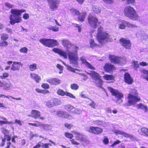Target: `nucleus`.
Instances as JSON below:
<instances>
[{
  "label": "nucleus",
  "instance_id": "nucleus-18",
  "mask_svg": "<svg viewBox=\"0 0 148 148\" xmlns=\"http://www.w3.org/2000/svg\"><path fill=\"white\" fill-rule=\"evenodd\" d=\"M23 65L21 62H13L11 69L13 71H18L19 70L20 67H22Z\"/></svg>",
  "mask_w": 148,
  "mask_h": 148
},
{
  "label": "nucleus",
  "instance_id": "nucleus-11",
  "mask_svg": "<svg viewBox=\"0 0 148 148\" xmlns=\"http://www.w3.org/2000/svg\"><path fill=\"white\" fill-rule=\"evenodd\" d=\"M88 20L90 26L94 28L96 27L97 24L100 23L98 22V19L92 15H89L88 16Z\"/></svg>",
  "mask_w": 148,
  "mask_h": 148
},
{
  "label": "nucleus",
  "instance_id": "nucleus-55",
  "mask_svg": "<svg viewBox=\"0 0 148 148\" xmlns=\"http://www.w3.org/2000/svg\"><path fill=\"white\" fill-rule=\"evenodd\" d=\"M70 141L71 143L73 145H78L80 144V143L76 141L74 139H72L70 140Z\"/></svg>",
  "mask_w": 148,
  "mask_h": 148
},
{
  "label": "nucleus",
  "instance_id": "nucleus-1",
  "mask_svg": "<svg viewBox=\"0 0 148 148\" xmlns=\"http://www.w3.org/2000/svg\"><path fill=\"white\" fill-rule=\"evenodd\" d=\"M62 45L67 48H72L74 49L71 51H70L68 49L66 52L61 49L54 48L52 49L53 51L59 54L65 59H67L68 56L70 63L73 64L74 67H77L78 65L77 60L78 59L77 50L78 49V47L76 46H72L70 42L67 40L63 39L62 40Z\"/></svg>",
  "mask_w": 148,
  "mask_h": 148
},
{
  "label": "nucleus",
  "instance_id": "nucleus-44",
  "mask_svg": "<svg viewBox=\"0 0 148 148\" xmlns=\"http://www.w3.org/2000/svg\"><path fill=\"white\" fill-rule=\"evenodd\" d=\"M53 99L49 100L46 103L47 106L49 108L52 107L54 106Z\"/></svg>",
  "mask_w": 148,
  "mask_h": 148
},
{
  "label": "nucleus",
  "instance_id": "nucleus-19",
  "mask_svg": "<svg viewBox=\"0 0 148 148\" xmlns=\"http://www.w3.org/2000/svg\"><path fill=\"white\" fill-rule=\"evenodd\" d=\"M114 132L116 134H120L122 135L125 137L130 138L131 139L133 140H134V137L131 135H129L123 132H122L118 130H114Z\"/></svg>",
  "mask_w": 148,
  "mask_h": 148
},
{
  "label": "nucleus",
  "instance_id": "nucleus-14",
  "mask_svg": "<svg viewBox=\"0 0 148 148\" xmlns=\"http://www.w3.org/2000/svg\"><path fill=\"white\" fill-rule=\"evenodd\" d=\"M52 113L57 115L58 116L65 117L69 119H72L73 118V117L71 115H69L67 112L63 111H59L56 112L54 111H52Z\"/></svg>",
  "mask_w": 148,
  "mask_h": 148
},
{
  "label": "nucleus",
  "instance_id": "nucleus-17",
  "mask_svg": "<svg viewBox=\"0 0 148 148\" xmlns=\"http://www.w3.org/2000/svg\"><path fill=\"white\" fill-rule=\"evenodd\" d=\"M1 131L2 133L4 134V139H3L2 140V143L1 144L2 146L4 145V141L5 140H7L8 141H10L11 138L10 136H9L8 134H9V131L4 128H1Z\"/></svg>",
  "mask_w": 148,
  "mask_h": 148
},
{
  "label": "nucleus",
  "instance_id": "nucleus-54",
  "mask_svg": "<svg viewBox=\"0 0 148 148\" xmlns=\"http://www.w3.org/2000/svg\"><path fill=\"white\" fill-rule=\"evenodd\" d=\"M102 141L103 143L105 145L107 144L109 142L108 139L106 136L103 137Z\"/></svg>",
  "mask_w": 148,
  "mask_h": 148
},
{
  "label": "nucleus",
  "instance_id": "nucleus-31",
  "mask_svg": "<svg viewBox=\"0 0 148 148\" xmlns=\"http://www.w3.org/2000/svg\"><path fill=\"white\" fill-rule=\"evenodd\" d=\"M136 107L138 109H141L144 110L145 112H147L148 111L147 106H145L142 103L137 104L136 105Z\"/></svg>",
  "mask_w": 148,
  "mask_h": 148
},
{
  "label": "nucleus",
  "instance_id": "nucleus-24",
  "mask_svg": "<svg viewBox=\"0 0 148 148\" xmlns=\"http://www.w3.org/2000/svg\"><path fill=\"white\" fill-rule=\"evenodd\" d=\"M124 79L125 82L129 84H132L133 79L130 77V75L128 73H125L124 74Z\"/></svg>",
  "mask_w": 148,
  "mask_h": 148
},
{
  "label": "nucleus",
  "instance_id": "nucleus-50",
  "mask_svg": "<svg viewBox=\"0 0 148 148\" xmlns=\"http://www.w3.org/2000/svg\"><path fill=\"white\" fill-rule=\"evenodd\" d=\"M64 135L66 137L70 139H71L73 136V135L72 134L67 132L65 133Z\"/></svg>",
  "mask_w": 148,
  "mask_h": 148
},
{
  "label": "nucleus",
  "instance_id": "nucleus-9",
  "mask_svg": "<svg viewBox=\"0 0 148 148\" xmlns=\"http://www.w3.org/2000/svg\"><path fill=\"white\" fill-rule=\"evenodd\" d=\"M109 58L110 62L114 64H123L126 62L125 58H121L113 55H110Z\"/></svg>",
  "mask_w": 148,
  "mask_h": 148
},
{
  "label": "nucleus",
  "instance_id": "nucleus-37",
  "mask_svg": "<svg viewBox=\"0 0 148 148\" xmlns=\"http://www.w3.org/2000/svg\"><path fill=\"white\" fill-rule=\"evenodd\" d=\"M66 91H64L61 89H58L57 92V93L58 95L61 96H64L66 95Z\"/></svg>",
  "mask_w": 148,
  "mask_h": 148
},
{
  "label": "nucleus",
  "instance_id": "nucleus-48",
  "mask_svg": "<svg viewBox=\"0 0 148 148\" xmlns=\"http://www.w3.org/2000/svg\"><path fill=\"white\" fill-rule=\"evenodd\" d=\"M41 86L43 88L45 89H48L49 88V85L47 83H42Z\"/></svg>",
  "mask_w": 148,
  "mask_h": 148
},
{
  "label": "nucleus",
  "instance_id": "nucleus-30",
  "mask_svg": "<svg viewBox=\"0 0 148 148\" xmlns=\"http://www.w3.org/2000/svg\"><path fill=\"white\" fill-rule=\"evenodd\" d=\"M78 19L79 21L80 22L84 21L85 18L86 16V12H82L80 14L78 15Z\"/></svg>",
  "mask_w": 148,
  "mask_h": 148
},
{
  "label": "nucleus",
  "instance_id": "nucleus-6",
  "mask_svg": "<svg viewBox=\"0 0 148 148\" xmlns=\"http://www.w3.org/2000/svg\"><path fill=\"white\" fill-rule=\"evenodd\" d=\"M87 73L88 75H90L94 80V82L96 84L97 86L99 87H101L103 81L101 79V76L98 73L93 71Z\"/></svg>",
  "mask_w": 148,
  "mask_h": 148
},
{
  "label": "nucleus",
  "instance_id": "nucleus-43",
  "mask_svg": "<svg viewBox=\"0 0 148 148\" xmlns=\"http://www.w3.org/2000/svg\"><path fill=\"white\" fill-rule=\"evenodd\" d=\"M49 30H51L54 32H57L59 30V27L56 26H50L47 28Z\"/></svg>",
  "mask_w": 148,
  "mask_h": 148
},
{
  "label": "nucleus",
  "instance_id": "nucleus-8",
  "mask_svg": "<svg viewBox=\"0 0 148 148\" xmlns=\"http://www.w3.org/2000/svg\"><path fill=\"white\" fill-rule=\"evenodd\" d=\"M108 89L112 94L115 96V97L117 99L116 101L117 103H121L122 102V100L121 98L123 97V95L122 93L119 92L117 90L114 89L110 87H108Z\"/></svg>",
  "mask_w": 148,
  "mask_h": 148
},
{
  "label": "nucleus",
  "instance_id": "nucleus-47",
  "mask_svg": "<svg viewBox=\"0 0 148 148\" xmlns=\"http://www.w3.org/2000/svg\"><path fill=\"white\" fill-rule=\"evenodd\" d=\"M8 35L5 34H3L1 35V38L2 40H5L8 39Z\"/></svg>",
  "mask_w": 148,
  "mask_h": 148
},
{
  "label": "nucleus",
  "instance_id": "nucleus-22",
  "mask_svg": "<svg viewBox=\"0 0 148 148\" xmlns=\"http://www.w3.org/2000/svg\"><path fill=\"white\" fill-rule=\"evenodd\" d=\"M58 45L57 40L51 39H49L47 47H53Z\"/></svg>",
  "mask_w": 148,
  "mask_h": 148
},
{
  "label": "nucleus",
  "instance_id": "nucleus-23",
  "mask_svg": "<svg viewBox=\"0 0 148 148\" xmlns=\"http://www.w3.org/2000/svg\"><path fill=\"white\" fill-rule=\"evenodd\" d=\"M104 68L106 71L108 72L112 71L116 69L113 65L108 63H107L105 65Z\"/></svg>",
  "mask_w": 148,
  "mask_h": 148
},
{
  "label": "nucleus",
  "instance_id": "nucleus-4",
  "mask_svg": "<svg viewBox=\"0 0 148 148\" xmlns=\"http://www.w3.org/2000/svg\"><path fill=\"white\" fill-rule=\"evenodd\" d=\"M123 13L125 15L132 20H138L140 18L139 16L137 14L134 9L132 6H126L124 9Z\"/></svg>",
  "mask_w": 148,
  "mask_h": 148
},
{
  "label": "nucleus",
  "instance_id": "nucleus-39",
  "mask_svg": "<svg viewBox=\"0 0 148 148\" xmlns=\"http://www.w3.org/2000/svg\"><path fill=\"white\" fill-rule=\"evenodd\" d=\"M37 65L34 63L29 66V69L32 71H33L37 69Z\"/></svg>",
  "mask_w": 148,
  "mask_h": 148
},
{
  "label": "nucleus",
  "instance_id": "nucleus-59",
  "mask_svg": "<svg viewBox=\"0 0 148 148\" xmlns=\"http://www.w3.org/2000/svg\"><path fill=\"white\" fill-rule=\"evenodd\" d=\"M140 71L141 73L144 74L143 76V77L145 75H148V70L145 69H143L141 70Z\"/></svg>",
  "mask_w": 148,
  "mask_h": 148
},
{
  "label": "nucleus",
  "instance_id": "nucleus-63",
  "mask_svg": "<svg viewBox=\"0 0 148 148\" xmlns=\"http://www.w3.org/2000/svg\"><path fill=\"white\" fill-rule=\"evenodd\" d=\"M64 126L65 127L70 129L73 127V125L70 124L66 123L64 124Z\"/></svg>",
  "mask_w": 148,
  "mask_h": 148
},
{
  "label": "nucleus",
  "instance_id": "nucleus-46",
  "mask_svg": "<svg viewBox=\"0 0 148 148\" xmlns=\"http://www.w3.org/2000/svg\"><path fill=\"white\" fill-rule=\"evenodd\" d=\"M132 64L134 66V68L135 69L139 67V65L138 62L137 61H134L132 63Z\"/></svg>",
  "mask_w": 148,
  "mask_h": 148
},
{
  "label": "nucleus",
  "instance_id": "nucleus-34",
  "mask_svg": "<svg viewBox=\"0 0 148 148\" xmlns=\"http://www.w3.org/2000/svg\"><path fill=\"white\" fill-rule=\"evenodd\" d=\"M48 39H49L42 38L40 39L39 40V41L43 45L46 46H47Z\"/></svg>",
  "mask_w": 148,
  "mask_h": 148
},
{
  "label": "nucleus",
  "instance_id": "nucleus-64",
  "mask_svg": "<svg viewBox=\"0 0 148 148\" xmlns=\"http://www.w3.org/2000/svg\"><path fill=\"white\" fill-rule=\"evenodd\" d=\"M29 15L28 14L25 13L23 15V17L25 19H27L29 18Z\"/></svg>",
  "mask_w": 148,
  "mask_h": 148
},
{
  "label": "nucleus",
  "instance_id": "nucleus-15",
  "mask_svg": "<svg viewBox=\"0 0 148 148\" xmlns=\"http://www.w3.org/2000/svg\"><path fill=\"white\" fill-rule=\"evenodd\" d=\"M121 44L125 48L127 49H130L131 44L130 41L125 38H122L120 39Z\"/></svg>",
  "mask_w": 148,
  "mask_h": 148
},
{
  "label": "nucleus",
  "instance_id": "nucleus-25",
  "mask_svg": "<svg viewBox=\"0 0 148 148\" xmlns=\"http://www.w3.org/2000/svg\"><path fill=\"white\" fill-rule=\"evenodd\" d=\"M137 37L140 39H145L148 38V36L147 35L145 34L143 32L141 31H139L136 34Z\"/></svg>",
  "mask_w": 148,
  "mask_h": 148
},
{
  "label": "nucleus",
  "instance_id": "nucleus-56",
  "mask_svg": "<svg viewBox=\"0 0 148 148\" xmlns=\"http://www.w3.org/2000/svg\"><path fill=\"white\" fill-rule=\"evenodd\" d=\"M75 27H77L78 30V31L79 32H80L81 31V26L79 25L78 24L75 23L72 24Z\"/></svg>",
  "mask_w": 148,
  "mask_h": 148
},
{
  "label": "nucleus",
  "instance_id": "nucleus-58",
  "mask_svg": "<svg viewBox=\"0 0 148 148\" xmlns=\"http://www.w3.org/2000/svg\"><path fill=\"white\" fill-rule=\"evenodd\" d=\"M8 45V42L5 41H3L0 43V46L2 47H5Z\"/></svg>",
  "mask_w": 148,
  "mask_h": 148
},
{
  "label": "nucleus",
  "instance_id": "nucleus-38",
  "mask_svg": "<svg viewBox=\"0 0 148 148\" xmlns=\"http://www.w3.org/2000/svg\"><path fill=\"white\" fill-rule=\"evenodd\" d=\"M41 127V128H43L44 129L46 130H50L51 129V126L50 125L47 124H45L42 123Z\"/></svg>",
  "mask_w": 148,
  "mask_h": 148
},
{
  "label": "nucleus",
  "instance_id": "nucleus-27",
  "mask_svg": "<svg viewBox=\"0 0 148 148\" xmlns=\"http://www.w3.org/2000/svg\"><path fill=\"white\" fill-rule=\"evenodd\" d=\"M13 87V84L10 82H4L3 87V89L5 90L8 91L11 90Z\"/></svg>",
  "mask_w": 148,
  "mask_h": 148
},
{
  "label": "nucleus",
  "instance_id": "nucleus-13",
  "mask_svg": "<svg viewBox=\"0 0 148 148\" xmlns=\"http://www.w3.org/2000/svg\"><path fill=\"white\" fill-rule=\"evenodd\" d=\"M47 1L50 8L52 10H57L59 4L57 0H47Z\"/></svg>",
  "mask_w": 148,
  "mask_h": 148
},
{
  "label": "nucleus",
  "instance_id": "nucleus-41",
  "mask_svg": "<svg viewBox=\"0 0 148 148\" xmlns=\"http://www.w3.org/2000/svg\"><path fill=\"white\" fill-rule=\"evenodd\" d=\"M104 79L107 80H113L114 79V77L112 75H105L103 76Z\"/></svg>",
  "mask_w": 148,
  "mask_h": 148
},
{
  "label": "nucleus",
  "instance_id": "nucleus-12",
  "mask_svg": "<svg viewBox=\"0 0 148 148\" xmlns=\"http://www.w3.org/2000/svg\"><path fill=\"white\" fill-rule=\"evenodd\" d=\"M73 133L76 140L79 141L81 143L86 142V139L85 138L84 136L82 134L76 132H72Z\"/></svg>",
  "mask_w": 148,
  "mask_h": 148
},
{
  "label": "nucleus",
  "instance_id": "nucleus-21",
  "mask_svg": "<svg viewBox=\"0 0 148 148\" xmlns=\"http://www.w3.org/2000/svg\"><path fill=\"white\" fill-rule=\"evenodd\" d=\"M80 60L82 61V63L84 64L88 68L92 70L95 69V68L87 62L83 57H81Z\"/></svg>",
  "mask_w": 148,
  "mask_h": 148
},
{
  "label": "nucleus",
  "instance_id": "nucleus-36",
  "mask_svg": "<svg viewBox=\"0 0 148 148\" xmlns=\"http://www.w3.org/2000/svg\"><path fill=\"white\" fill-rule=\"evenodd\" d=\"M89 43L90 47L92 48L97 47L98 46L97 45L95 42L94 40L93 39H91L90 40Z\"/></svg>",
  "mask_w": 148,
  "mask_h": 148
},
{
  "label": "nucleus",
  "instance_id": "nucleus-52",
  "mask_svg": "<svg viewBox=\"0 0 148 148\" xmlns=\"http://www.w3.org/2000/svg\"><path fill=\"white\" fill-rule=\"evenodd\" d=\"M28 51V49L27 47H23L20 50V51L21 53H27Z\"/></svg>",
  "mask_w": 148,
  "mask_h": 148
},
{
  "label": "nucleus",
  "instance_id": "nucleus-45",
  "mask_svg": "<svg viewBox=\"0 0 148 148\" xmlns=\"http://www.w3.org/2000/svg\"><path fill=\"white\" fill-rule=\"evenodd\" d=\"M71 88L73 89L76 90L79 88V86L76 84L73 83L71 85Z\"/></svg>",
  "mask_w": 148,
  "mask_h": 148
},
{
  "label": "nucleus",
  "instance_id": "nucleus-57",
  "mask_svg": "<svg viewBox=\"0 0 148 148\" xmlns=\"http://www.w3.org/2000/svg\"><path fill=\"white\" fill-rule=\"evenodd\" d=\"M75 27H77L78 30V31L79 32H80L81 31V26L79 25L78 24L75 23L72 24Z\"/></svg>",
  "mask_w": 148,
  "mask_h": 148
},
{
  "label": "nucleus",
  "instance_id": "nucleus-60",
  "mask_svg": "<svg viewBox=\"0 0 148 148\" xmlns=\"http://www.w3.org/2000/svg\"><path fill=\"white\" fill-rule=\"evenodd\" d=\"M121 141L119 140H117L114 142V143L111 145L110 146L111 147H114L116 146L117 144H119Z\"/></svg>",
  "mask_w": 148,
  "mask_h": 148
},
{
  "label": "nucleus",
  "instance_id": "nucleus-51",
  "mask_svg": "<svg viewBox=\"0 0 148 148\" xmlns=\"http://www.w3.org/2000/svg\"><path fill=\"white\" fill-rule=\"evenodd\" d=\"M5 5L7 7L10 8H13L15 7V5H14L8 2H6L5 3Z\"/></svg>",
  "mask_w": 148,
  "mask_h": 148
},
{
  "label": "nucleus",
  "instance_id": "nucleus-49",
  "mask_svg": "<svg viewBox=\"0 0 148 148\" xmlns=\"http://www.w3.org/2000/svg\"><path fill=\"white\" fill-rule=\"evenodd\" d=\"M67 69L69 71H70L71 72H72L74 73H75V70H76L77 69H75L69 65H67L66 66Z\"/></svg>",
  "mask_w": 148,
  "mask_h": 148
},
{
  "label": "nucleus",
  "instance_id": "nucleus-16",
  "mask_svg": "<svg viewBox=\"0 0 148 148\" xmlns=\"http://www.w3.org/2000/svg\"><path fill=\"white\" fill-rule=\"evenodd\" d=\"M46 81L52 85H58L61 83V80L57 78H50L47 79Z\"/></svg>",
  "mask_w": 148,
  "mask_h": 148
},
{
  "label": "nucleus",
  "instance_id": "nucleus-32",
  "mask_svg": "<svg viewBox=\"0 0 148 148\" xmlns=\"http://www.w3.org/2000/svg\"><path fill=\"white\" fill-rule=\"evenodd\" d=\"M75 108L72 105L70 104H67L64 105V109L67 111L71 112L72 110Z\"/></svg>",
  "mask_w": 148,
  "mask_h": 148
},
{
  "label": "nucleus",
  "instance_id": "nucleus-7",
  "mask_svg": "<svg viewBox=\"0 0 148 148\" xmlns=\"http://www.w3.org/2000/svg\"><path fill=\"white\" fill-rule=\"evenodd\" d=\"M116 25H118V28L121 29H125L126 27H137V26L136 25L124 20H117Z\"/></svg>",
  "mask_w": 148,
  "mask_h": 148
},
{
  "label": "nucleus",
  "instance_id": "nucleus-53",
  "mask_svg": "<svg viewBox=\"0 0 148 148\" xmlns=\"http://www.w3.org/2000/svg\"><path fill=\"white\" fill-rule=\"evenodd\" d=\"M66 95L69 97L71 98L75 99L76 98L75 96H74L73 94L70 92H66Z\"/></svg>",
  "mask_w": 148,
  "mask_h": 148
},
{
  "label": "nucleus",
  "instance_id": "nucleus-29",
  "mask_svg": "<svg viewBox=\"0 0 148 148\" xmlns=\"http://www.w3.org/2000/svg\"><path fill=\"white\" fill-rule=\"evenodd\" d=\"M12 123L11 122L8 121L7 119L5 118L0 116V125L3 124H10Z\"/></svg>",
  "mask_w": 148,
  "mask_h": 148
},
{
  "label": "nucleus",
  "instance_id": "nucleus-10",
  "mask_svg": "<svg viewBox=\"0 0 148 148\" xmlns=\"http://www.w3.org/2000/svg\"><path fill=\"white\" fill-rule=\"evenodd\" d=\"M86 130L89 132L97 134H100L103 132V130L102 128L92 126L87 127L86 128Z\"/></svg>",
  "mask_w": 148,
  "mask_h": 148
},
{
  "label": "nucleus",
  "instance_id": "nucleus-33",
  "mask_svg": "<svg viewBox=\"0 0 148 148\" xmlns=\"http://www.w3.org/2000/svg\"><path fill=\"white\" fill-rule=\"evenodd\" d=\"M54 106H58L61 104V101L59 99L54 98L53 99Z\"/></svg>",
  "mask_w": 148,
  "mask_h": 148
},
{
  "label": "nucleus",
  "instance_id": "nucleus-28",
  "mask_svg": "<svg viewBox=\"0 0 148 148\" xmlns=\"http://www.w3.org/2000/svg\"><path fill=\"white\" fill-rule=\"evenodd\" d=\"M138 133L141 135H144L148 136V129L145 127L142 128L138 130Z\"/></svg>",
  "mask_w": 148,
  "mask_h": 148
},
{
  "label": "nucleus",
  "instance_id": "nucleus-42",
  "mask_svg": "<svg viewBox=\"0 0 148 148\" xmlns=\"http://www.w3.org/2000/svg\"><path fill=\"white\" fill-rule=\"evenodd\" d=\"M75 109L71 111V112L75 114H80L82 112V110L79 108H74Z\"/></svg>",
  "mask_w": 148,
  "mask_h": 148
},
{
  "label": "nucleus",
  "instance_id": "nucleus-3",
  "mask_svg": "<svg viewBox=\"0 0 148 148\" xmlns=\"http://www.w3.org/2000/svg\"><path fill=\"white\" fill-rule=\"evenodd\" d=\"M97 32L96 37L99 43L102 45L109 40L110 35L106 32L104 31L102 27H99L98 28Z\"/></svg>",
  "mask_w": 148,
  "mask_h": 148
},
{
  "label": "nucleus",
  "instance_id": "nucleus-5",
  "mask_svg": "<svg viewBox=\"0 0 148 148\" xmlns=\"http://www.w3.org/2000/svg\"><path fill=\"white\" fill-rule=\"evenodd\" d=\"M138 92L136 90H134L132 92L130 93L128 96V106L134 105L136 103L140 100V97L138 96Z\"/></svg>",
  "mask_w": 148,
  "mask_h": 148
},
{
  "label": "nucleus",
  "instance_id": "nucleus-26",
  "mask_svg": "<svg viewBox=\"0 0 148 148\" xmlns=\"http://www.w3.org/2000/svg\"><path fill=\"white\" fill-rule=\"evenodd\" d=\"M31 78L34 79L36 82L38 83L41 80V78L40 75L35 73H31L30 74Z\"/></svg>",
  "mask_w": 148,
  "mask_h": 148
},
{
  "label": "nucleus",
  "instance_id": "nucleus-40",
  "mask_svg": "<svg viewBox=\"0 0 148 148\" xmlns=\"http://www.w3.org/2000/svg\"><path fill=\"white\" fill-rule=\"evenodd\" d=\"M92 10L94 12L96 13H100L101 11L100 8L95 6H93L92 7Z\"/></svg>",
  "mask_w": 148,
  "mask_h": 148
},
{
  "label": "nucleus",
  "instance_id": "nucleus-35",
  "mask_svg": "<svg viewBox=\"0 0 148 148\" xmlns=\"http://www.w3.org/2000/svg\"><path fill=\"white\" fill-rule=\"evenodd\" d=\"M71 14L73 15L77 16L79 14V11L75 9H72L70 10Z\"/></svg>",
  "mask_w": 148,
  "mask_h": 148
},
{
  "label": "nucleus",
  "instance_id": "nucleus-62",
  "mask_svg": "<svg viewBox=\"0 0 148 148\" xmlns=\"http://www.w3.org/2000/svg\"><path fill=\"white\" fill-rule=\"evenodd\" d=\"M49 144H44L41 142V147H42V148H48Z\"/></svg>",
  "mask_w": 148,
  "mask_h": 148
},
{
  "label": "nucleus",
  "instance_id": "nucleus-20",
  "mask_svg": "<svg viewBox=\"0 0 148 148\" xmlns=\"http://www.w3.org/2000/svg\"><path fill=\"white\" fill-rule=\"evenodd\" d=\"M31 114L32 116L35 119L39 118L40 119L43 120L45 119L44 117L40 116V113L38 110H32L31 111Z\"/></svg>",
  "mask_w": 148,
  "mask_h": 148
},
{
  "label": "nucleus",
  "instance_id": "nucleus-61",
  "mask_svg": "<svg viewBox=\"0 0 148 148\" xmlns=\"http://www.w3.org/2000/svg\"><path fill=\"white\" fill-rule=\"evenodd\" d=\"M9 76V74L7 73H4L3 74V75L0 76V78L3 79Z\"/></svg>",
  "mask_w": 148,
  "mask_h": 148
},
{
  "label": "nucleus",
  "instance_id": "nucleus-2",
  "mask_svg": "<svg viewBox=\"0 0 148 148\" xmlns=\"http://www.w3.org/2000/svg\"><path fill=\"white\" fill-rule=\"evenodd\" d=\"M25 11L24 9H12L10 10L11 14L10 16V23L12 25H14L21 22L22 21V18L21 16Z\"/></svg>",
  "mask_w": 148,
  "mask_h": 148
}]
</instances>
